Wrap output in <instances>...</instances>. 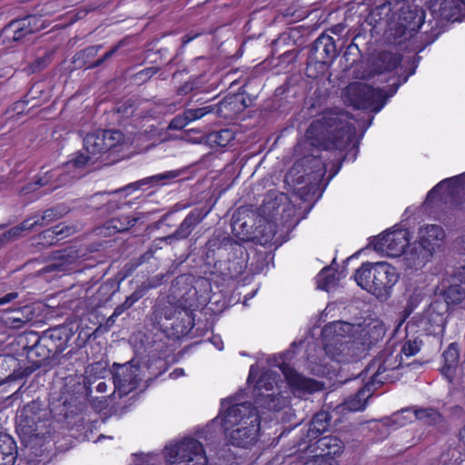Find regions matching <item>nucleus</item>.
I'll return each mask as SVG.
<instances>
[{
	"mask_svg": "<svg viewBox=\"0 0 465 465\" xmlns=\"http://www.w3.org/2000/svg\"><path fill=\"white\" fill-rule=\"evenodd\" d=\"M359 144L360 138L356 137V128L348 122V115L341 110H325L320 118L311 123L305 138L293 147L294 154L298 157L293 169L302 168L303 171L296 178L297 183L311 186L309 190L320 185L327 170L326 164L321 159L322 151H346L337 158L338 163L331 166L329 176L331 179L339 172L343 161L356 159Z\"/></svg>",
	"mask_w": 465,
	"mask_h": 465,
	"instance_id": "f257e3e1",
	"label": "nucleus"
},
{
	"mask_svg": "<svg viewBox=\"0 0 465 465\" xmlns=\"http://www.w3.org/2000/svg\"><path fill=\"white\" fill-rule=\"evenodd\" d=\"M384 322H371L362 327L351 322H328L321 331V341L327 355L337 361H358L372 347L382 341Z\"/></svg>",
	"mask_w": 465,
	"mask_h": 465,
	"instance_id": "f03ea898",
	"label": "nucleus"
},
{
	"mask_svg": "<svg viewBox=\"0 0 465 465\" xmlns=\"http://www.w3.org/2000/svg\"><path fill=\"white\" fill-rule=\"evenodd\" d=\"M246 250L230 234L215 231L202 248V261L211 275L223 281L238 278L246 269Z\"/></svg>",
	"mask_w": 465,
	"mask_h": 465,
	"instance_id": "7ed1b4c3",
	"label": "nucleus"
},
{
	"mask_svg": "<svg viewBox=\"0 0 465 465\" xmlns=\"http://www.w3.org/2000/svg\"><path fill=\"white\" fill-rule=\"evenodd\" d=\"M187 322H143L130 336V343L149 358L165 360L173 352L169 341L187 340Z\"/></svg>",
	"mask_w": 465,
	"mask_h": 465,
	"instance_id": "20e7f679",
	"label": "nucleus"
},
{
	"mask_svg": "<svg viewBox=\"0 0 465 465\" xmlns=\"http://www.w3.org/2000/svg\"><path fill=\"white\" fill-rule=\"evenodd\" d=\"M52 420L62 421V418L49 400L48 405L45 401L33 400L23 407L17 418L16 431L22 441L35 449L37 445L44 447L47 436L51 433Z\"/></svg>",
	"mask_w": 465,
	"mask_h": 465,
	"instance_id": "39448f33",
	"label": "nucleus"
},
{
	"mask_svg": "<svg viewBox=\"0 0 465 465\" xmlns=\"http://www.w3.org/2000/svg\"><path fill=\"white\" fill-rule=\"evenodd\" d=\"M261 414L248 401L229 407L221 422L229 443L238 448L255 444L261 430Z\"/></svg>",
	"mask_w": 465,
	"mask_h": 465,
	"instance_id": "423d86ee",
	"label": "nucleus"
},
{
	"mask_svg": "<svg viewBox=\"0 0 465 465\" xmlns=\"http://www.w3.org/2000/svg\"><path fill=\"white\" fill-rule=\"evenodd\" d=\"M89 390V382L84 374H65L56 371L48 400L52 401L54 411L66 420L81 411Z\"/></svg>",
	"mask_w": 465,
	"mask_h": 465,
	"instance_id": "0eeeda50",
	"label": "nucleus"
},
{
	"mask_svg": "<svg viewBox=\"0 0 465 465\" xmlns=\"http://www.w3.org/2000/svg\"><path fill=\"white\" fill-rule=\"evenodd\" d=\"M388 4L391 16L386 34L391 45H401L411 40L420 28L430 29L425 22V10L413 0H392Z\"/></svg>",
	"mask_w": 465,
	"mask_h": 465,
	"instance_id": "6e6552de",
	"label": "nucleus"
},
{
	"mask_svg": "<svg viewBox=\"0 0 465 465\" xmlns=\"http://www.w3.org/2000/svg\"><path fill=\"white\" fill-rule=\"evenodd\" d=\"M399 278L397 269L386 262H364L354 273L357 284L381 301L391 297Z\"/></svg>",
	"mask_w": 465,
	"mask_h": 465,
	"instance_id": "1a4fd4ad",
	"label": "nucleus"
},
{
	"mask_svg": "<svg viewBox=\"0 0 465 465\" xmlns=\"http://www.w3.org/2000/svg\"><path fill=\"white\" fill-rule=\"evenodd\" d=\"M414 72L415 66L402 79H399L391 84L388 91L376 89L360 82L351 83L343 90L344 102L357 109H365L372 113H378L385 105L388 98L396 94L400 85L407 82L409 76L413 74Z\"/></svg>",
	"mask_w": 465,
	"mask_h": 465,
	"instance_id": "9d476101",
	"label": "nucleus"
},
{
	"mask_svg": "<svg viewBox=\"0 0 465 465\" xmlns=\"http://www.w3.org/2000/svg\"><path fill=\"white\" fill-rule=\"evenodd\" d=\"M259 219L256 223V214L241 207L237 209L232 217V232L239 242H252L255 244H266L274 236L273 225Z\"/></svg>",
	"mask_w": 465,
	"mask_h": 465,
	"instance_id": "9b49d317",
	"label": "nucleus"
},
{
	"mask_svg": "<svg viewBox=\"0 0 465 465\" xmlns=\"http://www.w3.org/2000/svg\"><path fill=\"white\" fill-rule=\"evenodd\" d=\"M462 5H465V0H430L427 3L433 20L428 21L430 29L422 32L420 35V51L438 38L445 29V22H455L460 19Z\"/></svg>",
	"mask_w": 465,
	"mask_h": 465,
	"instance_id": "f8f14e48",
	"label": "nucleus"
},
{
	"mask_svg": "<svg viewBox=\"0 0 465 465\" xmlns=\"http://www.w3.org/2000/svg\"><path fill=\"white\" fill-rule=\"evenodd\" d=\"M276 374L272 371H264L258 378L252 390V408L265 414L266 412H276L284 407V398L278 389Z\"/></svg>",
	"mask_w": 465,
	"mask_h": 465,
	"instance_id": "ddd939ff",
	"label": "nucleus"
},
{
	"mask_svg": "<svg viewBox=\"0 0 465 465\" xmlns=\"http://www.w3.org/2000/svg\"><path fill=\"white\" fill-rule=\"evenodd\" d=\"M338 54L335 40L322 34L311 45L306 62V75L316 78L323 74Z\"/></svg>",
	"mask_w": 465,
	"mask_h": 465,
	"instance_id": "4468645a",
	"label": "nucleus"
},
{
	"mask_svg": "<svg viewBox=\"0 0 465 465\" xmlns=\"http://www.w3.org/2000/svg\"><path fill=\"white\" fill-rule=\"evenodd\" d=\"M169 465H207L203 445L196 439L187 437L165 448Z\"/></svg>",
	"mask_w": 465,
	"mask_h": 465,
	"instance_id": "2eb2a0df",
	"label": "nucleus"
},
{
	"mask_svg": "<svg viewBox=\"0 0 465 465\" xmlns=\"http://www.w3.org/2000/svg\"><path fill=\"white\" fill-rule=\"evenodd\" d=\"M127 42V37L120 40L98 59H95V57L99 50L102 49V45H91L76 52L71 61L72 66L70 72L80 69H94L103 65L106 61L112 58L121 47L124 46Z\"/></svg>",
	"mask_w": 465,
	"mask_h": 465,
	"instance_id": "dca6fc26",
	"label": "nucleus"
},
{
	"mask_svg": "<svg viewBox=\"0 0 465 465\" xmlns=\"http://www.w3.org/2000/svg\"><path fill=\"white\" fill-rule=\"evenodd\" d=\"M297 346V342L293 341L290 348L281 354L282 362L279 364V369L291 388L307 392L316 391L318 390V382L315 380L304 377L286 362V361H291L294 358Z\"/></svg>",
	"mask_w": 465,
	"mask_h": 465,
	"instance_id": "f3484780",
	"label": "nucleus"
},
{
	"mask_svg": "<svg viewBox=\"0 0 465 465\" xmlns=\"http://www.w3.org/2000/svg\"><path fill=\"white\" fill-rule=\"evenodd\" d=\"M43 27L41 16L35 15L15 19L7 24L1 31L5 43H23L24 39L38 32Z\"/></svg>",
	"mask_w": 465,
	"mask_h": 465,
	"instance_id": "a211bd4d",
	"label": "nucleus"
},
{
	"mask_svg": "<svg viewBox=\"0 0 465 465\" xmlns=\"http://www.w3.org/2000/svg\"><path fill=\"white\" fill-rule=\"evenodd\" d=\"M185 172V169H177V170H172L168 171L163 173L155 174L150 177L143 178L142 180H139L137 182L132 183L121 189L114 190L113 192H103L94 194L90 201L93 204H96L100 202L101 198L105 197L108 194L111 193H117L123 191H127L129 189L133 190H139L143 188V186L148 187H154L158 185H166L169 184L172 181L179 178L183 173Z\"/></svg>",
	"mask_w": 465,
	"mask_h": 465,
	"instance_id": "6ab92c4d",
	"label": "nucleus"
},
{
	"mask_svg": "<svg viewBox=\"0 0 465 465\" xmlns=\"http://www.w3.org/2000/svg\"><path fill=\"white\" fill-rule=\"evenodd\" d=\"M407 235L408 232L401 229L386 232L375 239L373 248L378 252L386 251L391 256L404 254L409 244Z\"/></svg>",
	"mask_w": 465,
	"mask_h": 465,
	"instance_id": "aec40b11",
	"label": "nucleus"
},
{
	"mask_svg": "<svg viewBox=\"0 0 465 465\" xmlns=\"http://www.w3.org/2000/svg\"><path fill=\"white\" fill-rule=\"evenodd\" d=\"M344 443L338 436H321L312 441V451L316 452V458H323L326 461H331V465H339L336 458L344 451Z\"/></svg>",
	"mask_w": 465,
	"mask_h": 465,
	"instance_id": "412c9836",
	"label": "nucleus"
},
{
	"mask_svg": "<svg viewBox=\"0 0 465 465\" xmlns=\"http://www.w3.org/2000/svg\"><path fill=\"white\" fill-rule=\"evenodd\" d=\"M193 280V274L183 273L178 275L172 281L168 295L169 299L176 301L179 303H183L186 307V312L193 314V299H191L193 294L192 281Z\"/></svg>",
	"mask_w": 465,
	"mask_h": 465,
	"instance_id": "4be33fe9",
	"label": "nucleus"
},
{
	"mask_svg": "<svg viewBox=\"0 0 465 465\" xmlns=\"http://www.w3.org/2000/svg\"><path fill=\"white\" fill-rule=\"evenodd\" d=\"M331 426V415L322 411L312 419L306 433H302L297 440L299 450H308L312 447V441L321 437Z\"/></svg>",
	"mask_w": 465,
	"mask_h": 465,
	"instance_id": "5701e85b",
	"label": "nucleus"
},
{
	"mask_svg": "<svg viewBox=\"0 0 465 465\" xmlns=\"http://www.w3.org/2000/svg\"><path fill=\"white\" fill-rule=\"evenodd\" d=\"M401 62V55L388 51L378 53L372 57L370 64V70L364 71L361 74H356L357 78L370 79L375 74L385 72H391L397 68Z\"/></svg>",
	"mask_w": 465,
	"mask_h": 465,
	"instance_id": "b1692460",
	"label": "nucleus"
},
{
	"mask_svg": "<svg viewBox=\"0 0 465 465\" xmlns=\"http://www.w3.org/2000/svg\"><path fill=\"white\" fill-rule=\"evenodd\" d=\"M205 213L202 209H194L181 223L178 228L172 233L155 240L159 242L173 244L174 242L187 239L194 228L203 221Z\"/></svg>",
	"mask_w": 465,
	"mask_h": 465,
	"instance_id": "393cba45",
	"label": "nucleus"
},
{
	"mask_svg": "<svg viewBox=\"0 0 465 465\" xmlns=\"http://www.w3.org/2000/svg\"><path fill=\"white\" fill-rule=\"evenodd\" d=\"M76 322H64L62 324L45 331L41 337L44 341L49 342L56 352L62 351L74 336L73 327Z\"/></svg>",
	"mask_w": 465,
	"mask_h": 465,
	"instance_id": "a878e982",
	"label": "nucleus"
},
{
	"mask_svg": "<svg viewBox=\"0 0 465 465\" xmlns=\"http://www.w3.org/2000/svg\"><path fill=\"white\" fill-rule=\"evenodd\" d=\"M288 205V196L285 193L276 191H270L263 200L262 204L259 208L260 215L268 221L277 220V216L281 213L285 212Z\"/></svg>",
	"mask_w": 465,
	"mask_h": 465,
	"instance_id": "bb28decb",
	"label": "nucleus"
},
{
	"mask_svg": "<svg viewBox=\"0 0 465 465\" xmlns=\"http://www.w3.org/2000/svg\"><path fill=\"white\" fill-rule=\"evenodd\" d=\"M84 255L82 251L76 246H68L64 249L56 251L53 254L52 262L46 267V272H68L74 270L73 265Z\"/></svg>",
	"mask_w": 465,
	"mask_h": 465,
	"instance_id": "cd10ccee",
	"label": "nucleus"
},
{
	"mask_svg": "<svg viewBox=\"0 0 465 465\" xmlns=\"http://www.w3.org/2000/svg\"><path fill=\"white\" fill-rule=\"evenodd\" d=\"M88 361L87 351L83 348L76 350H70L59 361V367L57 371L65 373L83 374L82 371H85Z\"/></svg>",
	"mask_w": 465,
	"mask_h": 465,
	"instance_id": "c85d7f7f",
	"label": "nucleus"
},
{
	"mask_svg": "<svg viewBox=\"0 0 465 465\" xmlns=\"http://www.w3.org/2000/svg\"><path fill=\"white\" fill-rule=\"evenodd\" d=\"M34 341L25 356L28 361L35 368H40L45 363L56 351L50 346L49 342L44 341L39 335H31Z\"/></svg>",
	"mask_w": 465,
	"mask_h": 465,
	"instance_id": "c756f323",
	"label": "nucleus"
},
{
	"mask_svg": "<svg viewBox=\"0 0 465 465\" xmlns=\"http://www.w3.org/2000/svg\"><path fill=\"white\" fill-rule=\"evenodd\" d=\"M155 320H184V318H190L194 320L195 314H190L186 312V307L183 303L178 302H161L155 305L153 312Z\"/></svg>",
	"mask_w": 465,
	"mask_h": 465,
	"instance_id": "7c9ffc66",
	"label": "nucleus"
},
{
	"mask_svg": "<svg viewBox=\"0 0 465 465\" xmlns=\"http://www.w3.org/2000/svg\"><path fill=\"white\" fill-rule=\"evenodd\" d=\"M431 251L426 249L422 243L415 241L408 244L404 252V260L408 268L418 270L422 268L432 257Z\"/></svg>",
	"mask_w": 465,
	"mask_h": 465,
	"instance_id": "2f4dec72",
	"label": "nucleus"
},
{
	"mask_svg": "<svg viewBox=\"0 0 465 465\" xmlns=\"http://www.w3.org/2000/svg\"><path fill=\"white\" fill-rule=\"evenodd\" d=\"M213 280L203 276L193 275V280L192 281L193 292L191 294V299H193V312L207 304L211 300V293L213 292Z\"/></svg>",
	"mask_w": 465,
	"mask_h": 465,
	"instance_id": "473e14b6",
	"label": "nucleus"
},
{
	"mask_svg": "<svg viewBox=\"0 0 465 465\" xmlns=\"http://www.w3.org/2000/svg\"><path fill=\"white\" fill-rule=\"evenodd\" d=\"M418 238L417 242L422 243L433 254L443 245L445 232L440 226L430 224L420 228Z\"/></svg>",
	"mask_w": 465,
	"mask_h": 465,
	"instance_id": "72a5a7b5",
	"label": "nucleus"
},
{
	"mask_svg": "<svg viewBox=\"0 0 465 465\" xmlns=\"http://www.w3.org/2000/svg\"><path fill=\"white\" fill-rule=\"evenodd\" d=\"M441 359L443 364L440 371L449 382H452L460 362V350L458 343H450L442 352Z\"/></svg>",
	"mask_w": 465,
	"mask_h": 465,
	"instance_id": "f704fd0d",
	"label": "nucleus"
},
{
	"mask_svg": "<svg viewBox=\"0 0 465 465\" xmlns=\"http://www.w3.org/2000/svg\"><path fill=\"white\" fill-rule=\"evenodd\" d=\"M103 135L104 137V145L106 151V157L104 161H110V163H114L118 162L121 159V156L117 155L112 159L110 156L114 153H119L121 151V147L125 143V135L120 130L110 129V130H103Z\"/></svg>",
	"mask_w": 465,
	"mask_h": 465,
	"instance_id": "c9c22d12",
	"label": "nucleus"
},
{
	"mask_svg": "<svg viewBox=\"0 0 465 465\" xmlns=\"http://www.w3.org/2000/svg\"><path fill=\"white\" fill-rule=\"evenodd\" d=\"M399 354L396 357H393L391 353H388L386 351H381V355L374 358L369 369L376 368V371L374 373V377L381 376L387 371H393L402 367V357L399 358Z\"/></svg>",
	"mask_w": 465,
	"mask_h": 465,
	"instance_id": "e433bc0d",
	"label": "nucleus"
},
{
	"mask_svg": "<svg viewBox=\"0 0 465 465\" xmlns=\"http://www.w3.org/2000/svg\"><path fill=\"white\" fill-rule=\"evenodd\" d=\"M113 379L114 386L124 392L133 390L136 384V375L131 371V367L125 363L114 364Z\"/></svg>",
	"mask_w": 465,
	"mask_h": 465,
	"instance_id": "4c0bfd02",
	"label": "nucleus"
},
{
	"mask_svg": "<svg viewBox=\"0 0 465 465\" xmlns=\"http://www.w3.org/2000/svg\"><path fill=\"white\" fill-rule=\"evenodd\" d=\"M461 176H455L452 178L444 179L429 192L425 200V203L428 205L431 204L436 199H438L440 191H442L443 189L447 191V194L450 196H453L454 194L459 193L461 186Z\"/></svg>",
	"mask_w": 465,
	"mask_h": 465,
	"instance_id": "58836bf2",
	"label": "nucleus"
},
{
	"mask_svg": "<svg viewBox=\"0 0 465 465\" xmlns=\"http://www.w3.org/2000/svg\"><path fill=\"white\" fill-rule=\"evenodd\" d=\"M18 450L15 439L0 432V465H14L17 459Z\"/></svg>",
	"mask_w": 465,
	"mask_h": 465,
	"instance_id": "ea45409f",
	"label": "nucleus"
},
{
	"mask_svg": "<svg viewBox=\"0 0 465 465\" xmlns=\"http://www.w3.org/2000/svg\"><path fill=\"white\" fill-rule=\"evenodd\" d=\"M5 312H12L16 313V315L9 317L8 320H21L19 313H22V316L25 318V320H34L35 318L43 319V312L48 311L47 304L43 302H35L30 305H25L24 307H18L15 309H5Z\"/></svg>",
	"mask_w": 465,
	"mask_h": 465,
	"instance_id": "a19ab883",
	"label": "nucleus"
},
{
	"mask_svg": "<svg viewBox=\"0 0 465 465\" xmlns=\"http://www.w3.org/2000/svg\"><path fill=\"white\" fill-rule=\"evenodd\" d=\"M144 216L145 213H143L132 216L122 214L107 221L106 228L109 230L113 229L114 232H124L134 227Z\"/></svg>",
	"mask_w": 465,
	"mask_h": 465,
	"instance_id": "79ce46f5",
	"label": "nucleus"
},
{
	"mask_svg": "<svg viewBox=\"0 0 465 465\" xmlns=\"http://www.w3.org/2000/svg\"><path fill=\"white\" fill-rule=\"evenodd\" d=\"M103 130L89 133L84 139V147L90 154L106 153Z\"/></svg>",
	"mask_w": 465,
	"mask_h": 465,
	"instance_id": "37998d69",
	"label": "nucleus"
},
{
	"mask_svg": "<svg viewBox=\"0 0 465 465\" xmlns=\"http://www.w3.org/2000/svg\"><path fill=\"white\" fill-rule=\"evenodd\" d=\"M246 85L242 86V93H238L232 95H227L222 102L221 105L224 107L232 106V110L234 112H242L245 108L252 105V97L244 96Z\"/></svg>",
	"mask_w": 465,
	"mask_h": 465,
	"instance_id": "c03bdc74",
	"label": "nucleus"
},
{
	"mask_svg": "<svg viewBox=\"0 0 465 465\" xmlns=\"http://www.w3.org/2000/svg\"><path fill=\"white\" fill-rule=\"evenodd\" d=\"M414 417L429 426H434L443 420V415L435 408H420L414 411Z\"/></svg>",
	"mask_w": 465,
	"mask_h": 465,
	"instance_id": "a18cd8bd",
	"label": "nucleus"
},
{
	"mask_svg": "<svg viewBox=\"0 0 465 465\" xmlns=\"http://www.w3.org/2000/svg\"><path fill=\"white\" fill-rule=\"evenodd\" d=\"M204 138L205 143L211 146L224 147L234 139V134L229 129H222L206 134Z\"/></svg>",
	"mask_w": 465,
	"mask_h": 465,
	"instance_id": "49530a36",
	"label": "nucleus"
},
{
	"mask_svg": "<svg viewBox=\"0 0 465 465\" xmlns=\"http://www.w3.org/2000/svg\"><path fill=\"white\" fill-rule=\"evenodd\" d=\"M450 310L448 302L444 299H436L428 306L424 312L421 320H436L443 317Z\"/></svg>",
	"mask_w": 465,
	"mask_h": 465,
	"instance_id": "de8ad7c7",
	"label": "nucleus"
},
{
	"mask_svg": "<svg viewBox=\"0 0 465 465\" xmlns=\"http://www.w3.org/2000/svg\"><path fill=\"white\" fill-rule=\"evenodd\" d=\"M442 297L450 306L459 304L465 299V289L460 284L450 285L443 291Z\"/></svg>",
	"mask_w": 465,
	"mask_h": 465,
	"instance_id": "09e8293b",
	"label": "nucleus"
},
{
	"mask_svg": "<svg viewBox=\"0 0 465 465\" xmlns=\"http://www.w3.org/2000/svg\"><path fill=\"white\" fill-rule=\"evenodd\" d=\"M336 282L335 272L331 267L323 268L317 275V285L322 290L329 291L336 285Z\"/></svg>",
	"mask_w": 465,
	"mask_h": 465,
	"instance_id": "8fccbe9b",
	"label": "nucleus"
},
{
	"mask_svg": "<svg viewBox=\"0 0 465 465\" xmlns=\"http://www.w3.org/2000/svg\"><path fill=\"white\" fill-rule=\"evenodd\" d=\"M144 295L143 291L138 286L131 295L126 297L125 301L122 304L118 305L114 309V312L107 318V320H113L114 317L120 316L124 311L131 308L134 302L139 301Z\"/></svg>",
	"mask_w": 465,
	"mask_h": 465,
	"instance_id": "3c124183",
	"label": "nucleus"
},
{
	"mask_svg": "<svg viewBox=\"0 0 465 465\" xmlns=\"http://www.w3.org/2000/svg\"><path fill=\"white\" fill-rule=\"evenodd\" d=\"M188 331L190 334L187 335V340L203 337L213 327V322H187Z\"/></svg>",
	"mask_w": 465,
	"mask_h": 465,
	"instance_id": "603ef678",
	"label": "nucleus"
},
{
	"mask_svg": "<svg viewBox=\"0 0 465 465\" xmlns=\"http://www.w3.org/2000/svg\"><path fill=\"white\" fill-rule=\"evenodd\" d=\"M388 0L385 3L379 5L375 8H373L366 18V22L373 26L383 19L384 16H387L391 11L389 10Z\"/></svg>",
	"mask_w": 465,
	"mask_h": 465,
	"instance_id": "864d4df0",
	"label": "nucleus"
},
{
	"mask_svg": "<svg viewBox=\"0 0 465 465\" xmlns=\"http://www.w3.org/2000/svg\"><path fill=\"white\" fill-rule=\"evenodd\" d=\"M422 345V341L419 338L415 339H407L401 349L400 357L403 354L407 358L416 355L420 350V346Z\"/></svg>",
	"mask_w": 465,
	"mask_h": 465,
	"instance_id": "5fc2aeb1",
	"label": "nucleus"
},
{
	"mask_svg": "<svg viewBox=\"0 0 465 465\" xmlns=\"http://www.w3.org/2000/svg\"><path fill=\"white\" fill-rule=\"evenodd\" d=\"M68 213V209L66 206L60 204L52 208H49L45 210L43 213V215L38 218L42 224L44 223V221H54L57 219L62 218L65 213Z\"/></svg>",
	"mask_w": 465,
	"mask_h": 465,
	"instance_id": "6e6d98bb",
	"label": "nucleus"
},
{
	"mask_svg": "<svg viewBox=\"0 0 465 465\" xmlns=\"http://www.w3.org/2000/svg\"><path fill=\"white\" fill-rule=\"evenodd\" d=\"M365 395L363 390H360L353 397L346 401L347 408L351 411H362L366 406V400L362 401Z\"/></svg>",
	"mask_w": 465,
	"mask_h": 465,
	"instance_id": "4d7b16f0",
	"label": "nucleus"
},
{
	"mask_svg": "<svg viewBox=\"0 0 465 465\" xmlns=\"http://www.w3.org/2000/svg\"><path fill=\"white\" fill-rule=\"evenodd\" d=\"M157 67H147L131 75L130 79L136 84L146 83L153 74L158 72Z\"/></svg>",
	"mask_w": 465,
	"mask_h": 465,
	"instance_id": "13d9d810",
	"label": "nucleus"
},
{
	"mask_svg": "<svg viewBox=\"0 0 465 465\" xmlns=\"http://www.w3.org/2000/svg\"><path fill=\"white\" fill-rule=\"evenodd\" d=\"M61 232L62 230H60V225H55L39 233V238L41 240H45L47 244L53 245L56 243L58 241L62 240V238H60L59 235L57 234V232Z\"/></svg>",
	"mask_w": 465,
	"mask_h": 465,
	"instance_id": "bf43d9fd",
	"label": "nucleus"
},
{
	"mask_svg": "<svg viewBox=\"0 0 465 465\" xmlns=\"http://www.w3.org/2000/svg\"><path fill=\"white\" fill-rule=\"evenodd\" d=\"M135 111V106L134 102L129 99L124 102L119 103L114 107V112L119 114L121 117L129 118L131 117Z\"/></svg>",
	"mask_w": 465,
	"mask_h": 465,
	"instance_id": "052dcab7",
	"label": "nucleus"
},
{
	"mask_svg": "<svg viewBox=\"0 0 465 465\" xmlns=\"http://www.w3.org/2000/svg\"><path fill=\"white\" fill-rule=\"evenodd\" d=\"M165 277H166V274L161 273L154 277L149 278L146 281H144L143 282H142V284L139 285V288L143 291L144 294H146V292L149 290L160 286L163 282Z\"/></svg>",
	"mask_w": 465,
	"mask_h": 465,
	"instance_id": "680f3d73",
	"label": "nucleus"
},
{
	"mask_svg": "<svg viewBox=\"0 0 465 465\" xmlns=\"http://www.w3.org/2000/svg\"><path fill=\"white\" fill-rule=\"evenodd\" d=\"M213 110H214V106L208 105V106H203V107L196 108V109H186L185 113H186V117H188L189 120L192 122V121L202 118L203 116H204L205 114H207L209 113L213 112Z\"/></svg>",
	"mask_w": 465,
	"mask_h": 465,
	"instance_id": "e2e57ef3",
	"label": "nucleus"
},
{
	"mask_svg": "<svg viewBox=\"0 0 465 465\" xmlns=\"http://www.w3.org/2000/svg\"><path fill=\"white\" fill-rule=\"evenodd\" d=\"M47 307L48 311L43 312L42 320L64 317L67 311L66 307L64 306H52L47 304Z\"/></svg>",
	"mask_w": 465,
	"mask_h": 465,
	"instance_id": "0e129e2a",
	"label": "nucleus"
},
{
	"mask_svg": "<svg viewBox=\"0 0 465 465\" xmlns=\"http://www.w3.org/2000/svg\"><path fill=\"white\" fill-rule=\"evenodd\" d=\"M52 179H53V175H52L51 172H45L43 176L35 177V183H28L23 190L26 191V192L34 191L35 190L34 185L45 186V185L50 183Z\"/></svg>",
	"mask_w": 465,
	"mask_h": 465,
	"instance_id": "69168bd1",
	"label": "nucleus"
},
{
	"mask_svg": "<svg viewBox=\"0 0 465 465\" xmlns=\"http://www.w3.org/2000/svg\"><path fill=\"white\" fill-rule=\"evenodd\" d=\"M189 122L188 117H186L185 111L183 114L176 115L168 125L169 130H182Z\"/></svg>",
	"mask_w": 465,
	"mask_h": 465,
	"instance_id": "338daca9",
	"label": "nucleus"
},
{
	"mask_svg": "<svg viewBox=\"0 0 465 465\" xmlns=\"http://www.w3.org/2000/svg\"><path fill=\"white\" fill-rule=\"evenodd\" d=\"M419 304V298L418 297H411L404 307L403 311L400 312L401 318L400 320H406L411 316V314L413 312L414 309Z\"/></svg>",
	"mask_w": 465,
	"mask_h": 465,
	"instance_id": "774afa93",
	"label": "nucleus"
}]
</instances>
